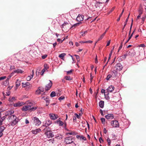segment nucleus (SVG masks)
Wrapping results in <instances>:
<instances>
[{"mask_svg":"<svg viewBox=\"0 0 146 146\" xmlns=\"http://www.w3.org/2000/svg\"><path fill=\"white\" fill-rule=\"evenodd\" d=\"M26 104L27 105L23 106L21 109L22 111H27L31 110L32 111H34L36 109H38V110L39 109L41 110V112H42L41 111L43 109L42 108H38V107H32V106L33 105V104L32 102L30 101H27ZM40 113V112H39Z\"/></svg>","mask_w":146,"mask_h":146,"instance_id":"obj_1","label":"nucleus"},{"mask_svg":"<svg viewBox=\"0 0 146 146\" xmlns=\"http://www.w3.org/2000/svg\"><path fill=\"white\" fill-rule=\"evenodd\" d=\"M10 123L9 125L14 126L19 121V119L14 115H11L8 117Z\"/></svg>","mask_w":146,"mask_h":146,"instance_id":"obj_2","label":"nucleus"},{"mask_svg":"<svg viewBox=\"0 0 146 146\" xmlns=\"http://www.w3.org/2000/svg\"><path fill=\"white\" fill-rule=\"evenodd\" d=\"M48 129H49V127L45 128L44 129V130L47 131L45 133V135L48 138L53 137L54 136L53 133L51 131L48 130Z\"/></svg>","mask_w":146,"mask_h":146,"instance_id":"obj_3","label":"nucleus"},{"mask_svg":"<svg viewBox=\"0 0 146 146\" xmlns=\"http://www.w3.org/2000/svg\"><path fill=\"white\" fill-rule=\"evenodd\" d=\"M95 5L98 10H102L104 6V3H103L96 2L95 3Z\"/></svg>","mask_w":146,"mask_h":146,"instance_id":"obj_4","label":"nucleus"},{"mask_svg":"<svg viewBox=\"0 0 146 146\" xmlns=\"http://www.w3.org/2000/svg\"><path fill=\"white\" fill-rule=\"evenodd\" d=\"M111 126L114 127H119V124L117 120L112 121L111 123Z\"/></svg>","mask_w":146,"mask_h":146,"instance_id":"obj_5","label":"nucleus"},{"mask_svg":"<svg viewBox=\"0 0 146 146\" xmlns=\"http://www.w3.org/2000/svg\"><path fill=\"white\" fill-rule=\"evenodd\" d=\"M115 68L117 71H119L122 70L123 67L120 63H118L115 65Z\"/></svg>","mask_w":146,"mask_h":146,"instance_id":"obj_6","label":"nucleus"},{"mask_svg":"<svg viewBox=\"0 0 146 146\" xmlns=\"http://www.w3.org/2000/svg\"><path fill=\"white\" fill-rule=\"evenodd\" d=\"M36 126H39L41 124V121L38 118L36 117H34L33 119Z\"/></svg>","mask_w":146,"mask_h":146,"instance_id":"obj_7","label":"nucleus"},{"mask_svg":"<svg viewBox=\"0 0 146 146\" xmlns=\"http://www.w3.org/2000/svg\"><path fill=\"white\" fill-rule=\"evenodd\" d=\"M65 142L67 144L71 143L73 142V138L71 137H67L65 138Z\"/></svg>","mask_w":146,"mask_h":146,"instance_id":"obj_8","label":"nucleus"},{"mask_svg":"<svg viewBox=\"0 0 146 146\" xmlns=\"http://www.w3.org/2000/svg\"><path fill=\"white\" fill-rule=\"evenodd\" d=\"M84 17V16L83 15L79 14L76 18V20L77 21L80 22L81 21L83 20Z\"/></svg>","mask_w":146,"mask_h":146,"instance_id":"obj_9","label":"nucleus"},{"mask_svg":"<svg viewBox=\"0 0 146 146\" xmlns=\"http://www.w3.org/2000/svg\"><path fill=\"white\" fill-rule=\"evenodd\" d=\"M25 103L22 102H19L16 103L14 104L13 105L14 107H19L24 105Z\"/></svg>","mask_w":146,"mask_h":146,"instance_id":"obj_10","label":"nucleus"},{"mask_svg":"<svg viewBox=\"0 0 146 146\" xmlns=\"http://www.w3.org/2000/svg\"><path fill=\"white\" fill-rule=\"evenodd\" d=\"M52 123V122L49 119H47L46 120L45 123V124L43 125V126L42 127H47L49 125H50Z\"/></svg>","mask_w":146,"mask_h":146,"instance_id":"obj_11","label":"nucleus"},{"mask_svg":"<svg viewBox=\"0 0 146 146\" xmlns=\"http://www.w3.org/2000/svg\"><path fill=\"white\" fill-rule=\"evenodd\" d=\"M49 116L50 118L52 120H55L58 117V116L57 115L52 113H50L49 114Z\"/></svg>","mask_w":146,"mask_h":146,"instance_id":"obj_12","label":"nucleus"},{"mask_svg":"<svg viewBox=\"0 0 146 146\" xmlns=\"http://www.w3.org/2000/svg\"><path fill=\"white\" fill-rule=\"evenodd\" d=\"M49 83L46 86L45 88V90L46 91L49 90L52 85V81L50 80H49Z\"/></svg>","mask_w":146,"mask_h":146,"instance_id":"obj_13","label":"nucleus"},{"mask_svg":"<svg viewBox=\"0 0 146 146\" xmlns=\"http://www.w3.org/2000/svg\"><path fill=\"white\" fill-rule=\"evenodd\" d=\"M14 111L13 110H10L5 113V115L6 116L11 115L14 113Z\"/></svg>","mask_w":146,"mask_h":146,"instance_id":"obj_14","label":"nucleus"},{"mask_svg":"<svg viewBox=\"0 0 146 146\" xmlns=\"http://www.w3.org/2000/svg\"><path fill=\"white\" fill-rule=\"evenodd\" d=\"M23 71L20 69H17L14 70L12 73H13V74L15 73H17V74L21 73L22 74Z\"/></svg>","mask_w":146,"mask_h":146,"instance_id":"obj_15","label":"nucleus"},{"mask_svg":"<svg viewBox=\"0 0 146 146\" xmlns=\"http://www.w3.org/2000/svg\"><path fill=\"white\" fill-rule=\"evenodd\" d=\"M114 87L112 85L109 86L107 89V91L108 92H111L114 90Z\"/></svg>","mask_w":146,"mask_h":146,"instance_id":"obj_16","label":"nucleus"},{"mask_svg":"<svg viewBox=\"0 0 146 146\" xmlns=\"http://www.w3.org/2000/svg\"><path fill=\"white\" fill-rule=\"evenodd\" d=\"M105 117L108 119H111L114 118V116L113 114H110L106 115Z\"/></svg>","mask_w":146,"mask_h":146,"instance_id":"obj_17","label":"nucleus"},{"mask_svg":"<svg viewBox=\"0 0 146 146\" xmlns=\"http://www.w3.org/2000/svg\"><path fill=\"white\" fill-rule=\"evenodd\" d=\"M41 129H36L35 130H33L31 131V132L33 133V134H36L38 133L40 131Z\"/></svg>","mask_w":146,"mask_h":146,"instance_id":"obj_18","label":"nucleus"},{"mask_svg":"<svg viewBox=\"0 0 146 146\" xmlns=\"http://www.w3.org/2000/svg\"><path fill=\"white\" fill-rule=\"evenodd\" d=\"M76 137L78 139H79L80 140H86V138L82 135L80 136L79 135H77L76 136Z\"/></svg>","mask_w":146,"mask_h":146,"instance_id":"obj_19","label":"nucleus"},{"mask_svg":"<svg viewBox=\"0 0 146 146\" xmlns=\"http://www.w3.org/2000/svg\"><path fill=\"white\" fill-rule=\"evenodd\" d=\"M104 102L102 100L100 101L99 103V105L100 107L101 108H103L104 107Z\"/></svg>","mask_w":146,"mask_h":146,"instance_id":"obj_20","label":"nucleus"},{"mask_svg":"<svg viewBox=\"0 0 146 146\" xmlns=\"http://www.w3.org/2000/svg\"><path fill=\"white\" fill-rule=\"evenodd\" d=\"M48 68L47 66L46 65H44V68L41 71V75H42L44 72L46 70H47L48 69Z\"/></svg>","mask_w":146,"mask_h":146,"instance_id":"obj_21","label":"nucleus"},{"mask_svg":"<svg viewBox=\"0 0 146 146\" xmlns=\"http://www.w3.org/2000/svg\"><path fill=\"white\" fill-rule=\"evenodd\" d=\"M93 42V41L91 40H88V41H81L80 42V43H92Z\"/></svg>","mask_w":146,"mask_h":146,"instance_id":"obj_22","label":"nucleus"},{"mask_svg":"<svg viewBox=\"0 0 146 146\" xmlns=\"http://www.w3.org/2000/svg\"><path fill=\"white\" fill-rule=\"evenodd\" d=\"M56 123L60 126H62L64 124V123L60 120H56Z\"/></svg>","mask_w":146,"mask_h":146,"instance_id":"obj_23","label":"nucleus"},{"mask_svg":"<svg viewBox=\"0 0 146 146\" xmlns=\"http://www.w3.org/2000/svg\"><path fill=\"white\" fill-rule=\"evenodd\" d=\"M112 72V76L113 77H114L117 76V72L116 70H113Z\"/></svg>","mask_w":146,"mask_h":146,"instance_id":"obj_24","label":"nucleus"},{"mask_svg":"<svg viewBox=\"0 0 146 146\" xmlns=\"http://www.w3.org/2000/svg\"><path fill=\"white\" fill-rule=\"evenodd\" d=\"M23 87L24 88L26 87V86H29L30 84L29 82H23Z\"/></svg>","mask_w":146,"mask_h":146,"instance_id":"obj_25","label":"nucleus"},{"mask_svg":"<svg viewBox=\"0 0 146 146\" xmlns=\"http://www.w3.org/2000/svg\"><path fill=\"white\" fill-rule=\"evenodd\" d=\"M33 74H31L29 76H28L27 77L26 79L27 81H29L33 78Z\"/></svg>","mask_w":146,"mask_h":146,"instance_id":"obj_26","label":"nucleus"},{"mask_svg":"<svg viewBox=\"0 0 146 146\" xmlns=\"http://www.w3.org/2000/svg\"><path fill=\"white\" fill-rule=\"evenodd\" d=\"M16 100V98L14 97H10L9 99V101L10 102H12L14 100Z\"/></svg>","mask_w":146,"mask_h":146,"instance_id":"obj_27","label":"nucleus"},{"mask_svg":"<svg viewBox=\"0 0 146 146\" xmlns=\"http://www.w3.org/2000/svg\"><path fill=\"white\" fill-rule=\"evenodd\" d=\"M129 15H130V14H129L128 17H127V19H126L125 21V24H124V25L123 27V29H124V28H125V26H126V25H127V23L128 20Z\"/></svg>","mask_w":146,"mask_h":146,"instance_id":"obj_28","label":"nucleus"},{"mask_svg":"<svg viewBox=\"0 0 146 146\" xmlns=\"http://www.w3.org/2000/svg\"><path fill=\"white\" fill-rule=\"evenodd\" d=\"M5 127L3 126H1L0 127V133H3L4 130L5 129Z\"/></svg>","mask_w":146,"mask_h":146,"instance_id":"obj_29","label":"nucleus"},{"mask_svg":"<svg viewBox=\"0 0 146 146\" xmlns=\"http://www.w3.org/2000/svg\"><path fill=\"white\" fill-rule=\"evenodd\" d=\"M105 35V33H103L98 38V41H99L101 40H102L104 37V36Z\"/></svg>","mask_w":146,"mask_h":146,"instance_id":"obj_30","label":"nucleus"},{"mask_svg":"<svg viewBox=\"0 0 146 146\" xmlns=\"http://www.w3.org/2000/svg\"><path fill=\"white\" fill-rule=\"evenodd\" d=\"M66 55V54L64 53H62L60 54L59 56V57L60 58H62L61 59H63V57H64Z\"/></svg>","mask_w":146,"mask_h":146,"instance_id":"obj_31","label":"nucleus"},{"mask_svg":"<svg viewBox=\"0 0 146 146\" xmlns=\"http://www.w3.org/2000/svg\"><path fill=\"white\" fill-rule=\"evenodd\" d=\"M56 96V93L55 92H52L50 94V96L51 97H53Z\"/></svg>","mask_w":146,"mask_h":146,"instance_id":"obj_32","label":"nucleus"},{"mask_svg":"<svg viewBox=\"0 0 146 146\" xmlns=\"http://www.w3.org/2000/svg\"><path fill=\"white\" fill-rule=\"evenodd\" d=\"M9 84V81L7 80H6L5 82L3 83V84L5 86L8 85Z\"/></svg>","mask_w":146,"mask_h":146,"instance_id":"obj_33","label":"nucleus"},{"mask_svg":"<svg viewBox=\"0 0 146 146\" xmlns=\"http://www.w3.org/2000/svg\"><path fill=\"white\" fill-rule=\"evenodd\" d=\"M112 137V139L113 140H115L116 139L117 136L115 134H112L111 135Z\"/></svg>","mask_w":146,"mask_h":146,"instance_id":"obj_34","label":"nucleus"},{"mask_svg":"<svg viewBox=\"0 0 146 146\" xmlns=\"http://www.w3.org/2000/svg\"><path fill=\"white\" fill-rule=\"evenodd\" d=\"M13 75V73L12 72L8 76L6 80L9 81V79Z\"/></svg>","mask_w":146,"mask_h":146,"instance_id":"obj_35","label":"nucleus"},{"mask_svg":"<svg viewBox=\"0 0 146 146\" xmlns=\"http://www.w3.org/2000/svg\"><path fill=\"white\" fill-rule=\"evenodd\" d=\"M135 31H134L132 33V34H131V36L129 37L128 39H127V40L126 41V42H125V44H126L129 41V40L131 38L132 36V35L133 33Z\"/></svg>","mask_w":146,"mask_h":146,"instance_id":"obj_36","label":"nucleus"},{"mask_svg":"<svg viewBox=\"0 0 146 146\" xmlns=\"http://www.w3.org/2000/svg\"><path fill=\"white\" fill-rule=\"evenodd\" d=\"M82 23L81 22H80L79 23H77L76 24H75L73 25L72 27H76L78 26L80 24Z\"/></svg>","mask_w":146,"mask_h":146,"instance_id":"obj_37","label":"nucleus"},{"mask_svg":"<svg viewBox=\"0 0 146 146\" xmlns=\"http://www.w3.org/2000/svg\"><path fill=\"white\" fill-rule=\"evenodd\" d=\"M112 75L110 74H108L107 76V77L106 78V79L107 80H110V79L112 77Z\"/></svg>","mask_w":146,"mask_h":146,"instance_id":"obj_38","label":"nucleus"},{"mask_svg":"<svg viewBox=\"0 0 146 146\" xmlns=\"http://www.w3.org/2000/svg\"><path fill=\"white\" fill-rule=\"evenodd\" d=\"M123 12H124V10L123 9V10L122 11V13H121V14H120V15L119 16V18L117 20V21H119L120 20V17L122 16Z\"/></svg>","mask_w":146,"mask_h":146,"instance_id":"obj_39","label":"nucleus"},{"mask_svg":"<svg viewBox=\"0 0 146 146\" xmlns=\"http://www.w3.org/2000/svg\"><path fill=\"white\" fill-rule=\"evenodd\" d=\"M56 138L57 139H60L62 138V136L61 135H58L56 137Z\"/></svg>","mask_w":146,"mask_h":146,"instance_id":"obj_40","label":"nucleus"},{"mask_svg":"<svg viewBox=\"0 0 146 146\" xmlns=\"http://www.w3.org/2000/svg\"><path fill=\"white\" fill-rule=\"evenodd\" d=\"M101 121L102 123L103 124H104L105 121V119L104 118H101Z\"/></svg>","mask_w":146,"mask_h":146,"instance_id":"obj_41","label":"nucleus"},{"mask_svg":"<svg viewBox=\"0 0 146 146\" xmlns=\"http://www.w3.org/2000/svg\"><path fill=\"white\" fill-rule=\"evenodd\" d=\"M20 85V81H19L18 80H17L16 82V86L17 87H18Z\"/></svg>","mask_w":146,"mask_h":146,"instance_id":"obj_42","label":"nucleus"},{"mask_svg":"<svg viewBox=\"0 0 146 146\" xmlns=\"http://www.w3.org/2000/svg\"><path fill=\"white\" fill-rule=\"evenodd\" d=\"M6 116H3L1 118L0 121H2V122L3 123V121L6 118Z\"/></svg>","mask_w":146,"mask_h":146,"instance_id":"obj_43","label":"nucleus"},{"mask_svg":"<svg viewBox=\"0 0 146 146\" xmlns=\"http://www.w3.org/2000/svg\"><path fill=\"white\" fill-rule=\"evenodd\" d=\"M41 92L38 89L36 90V93L37 94H41Z\"/></svg>","mask_w":146,"mask_h":146,"instance_id":"obj_44","label":"nucleus"},{"mask_svg":"<svg viewBox=\"0 0 146 146\" xmlns=\"http://www.w3.org/2000/svg\"><path fill=\"white\" fill-rule=\"evenodd\" d=\"M38 89L39 90H40L41 92H43L44 91V88H43L42 87H39L38 88Z\"/></svg>","mask_w":146,"mask_h":146,"instance_id":"obj_45","label":"nucleus"},{"mask_svg":"<svg viewBox=\"0 0 146 146\" xmlns=\"http://www.w3.org/2000/svg\"><path fill=\"white\" fill-rule=\"evenodd\" d=\"M107 142H108V144L109 145H110L111 144V142H110V140L109 138L108 137L107 139Z\"/></svg>","mask_w":146,"mask_h":146,"instance_id":"obj_46","label":"nucleus"},{"mask_svg":"<svg viewBox=\"0 0 146 146\" xmlns=\"http://www.w3.org/2000/svg\"><path fill=\"white\" fill-rule=\"evenodd\" d=\"M65 79L66 80H71V77L70 76H66L65 77Z\"/></svg>","mask_w":146,"mask_h":146,"instance_id":"obj_47","label":"nucleus"},{"mask_svg":"<svg viewBox=\"0 0 146 146\" xmlns=\"http://www.w3.org/2000/svg\"><path fill=\"white\" fill-rule=\"evenodd\" d=\"M6 78V76H5L0 77V80L5 79Z\"/></svg>","mask_w":146,"mask_h":146,"instance_id":"obj_48","label":"nucleus"},{"mask_svg":"<svg viewBox=\"0 0 146 146\" xmlns=\"http://www.w3.org/2000/svg\"><path fill=\"white\" fill-rule=\"evenodd\" d=\"M105 98L107 100H108L110 99V97L108 96V95H105Z\"/></svg>","mask_w":146,"mask_h":146,"instance_id":"obj_49","label":"nucleus"},{"mask_svg":"<svg viewBox=\"0 0 146 146\" xmlns=\"http://www.w3.org/2000/svg\"><path fill=\"white\" fill-rule=\"evenodd\" d=\"M146 18V16L145 15H144L142 17L141 19L142 20L143 22H144L145 20V19Z\"/></svg>","mask_w":146,"mask_h":146,"instance_id":"obj_50","label":"nucleus"},{"mask_svg":"<svg viewBox=\"0 0 146 146\" xmlns=\"http://www.w3.org/2000/svg\"><path fill=\"white\" fill-rule=\"evenodd\" d=\"M68 25V23H64L62 25V28H64V27L67 25Z\"/></svg>","mask_w":146,"mask_h":146,"instance_id":"obj_51","label":"nucleus"},{"mask_svg":"<svg viewBox=\"0 0 146 146\" xmlns=\"http://www.w3.org/2000/svg\"><path fill=\"white\" fill-rule=\"evenodd\" d=\"M44 100L46 102V103H49V99L48 98H44Z\"/></svg>","mask_w":146,"mask_h":146,"instance_id":"obj_52","label":"nucleus"},{"mask_svg":"<svg viewBox=\"0 0 146 146\" xmlns=\"http://www.w3.org/2000/svg\"><path fill=\"white\" fill-rule=\"evenodd\" d=\"M112 50H111V52H110V54H109V58H108V60H109L110 59V58L111 57V55H112Z\"/></svg>","mask_w":146,"mask_h":146,"instance_id":"obj_53","label":"nucleus"},{"mask_svg":"<svg viewBox=\"0 0 146 146\" xmlns=\"http://www.w3.org/2000/svg\"><path fill=\"white\" fill-rule=\"evenodd\" d=\"M100 113L101 115L102 116H104L105 114H104L103 111L102 109L100 110Z\"/></svg>","mask_w":146,"mask_h":146,"instance_id":"obj_54","label":"nucleus"},{"mask_svg":"<svg viewBox=\"0 0 146 146\" xmlns=\"http://www.w3.org/2000/svg\"><path fill=\"white\" fill-rule=\"evenodd\" d=\"M127 55V54H125L124 55L122 56L121 57H122V58L125 59V58H126Z\"/></svg>","mask_w":146,"mask_h":146,"instance_id":"obj_55","label":"nucleus"},{"mask_svg":"<svg viewBox=\"0 0 146 146\" xmlns=\"http://www.w3.org/2000/svg\"><path fill=\"white\" fill-rule=\"evenodd\" d=\"M87 33V31H85L84 32H81V33H82V36H83L84 34L86 33Z\"/></svg>","mask_w":146,"mask_h":146,"instance_id":"obj_56","label":"nucleus"},{"mask_svg":"<svg viewBox=\"0 0 146 146\" xmlns=\"http://www.w3.org/2000/svg\"><path fill=\"white\" fill-rule=\"evenodd\" d=\"M74 115L75 116V117H76L78 119H79L80 118V116L77 113H75L74 114Z\"/></svg>","mask_w":146,"mask_h":146,"instance_id":"obj_57","label":"nucleus"},{"mask_svg":"<svg viewBox=\"0 0 146 146\" xmlns=\"http://www.w3.org/2000/svg\"><path fill=\"white\" fill-rule=\"evenodd\" d=\"M75 134V133H74L69 132L68 133H67V135H74Z\"/></svg>","mask_w":146,"mask_h":146,"instance_id":"obj_58","label":"nucleus"},{"mask_svg":"<svg viewBox=\"0 0 146 146\" xmlns=\"http://www.w3.org/2000/svg\"><path fill=\"white\" fill-rule=\"evenodd\" d=\"M64 96H62L60 97H59L58 98V100H63V99H64Z\"/></svg>","mask_w":146,"mask_h":146,"instance_id":"obj_59","label":"nucleus"},{"mask_svg":"<svg viewBox=\"0 0 146 146\" xmlns=\"http://www.w3.org/2000/svg\"><path fill=\"white\" fill-rule=\"evenodd\" d=\"M99 141L101 143H102L103 142V141L101 137H100V138H99Z\"/></svg>","mask_w":146,"mask_h":146,"instance_id":"obj_60","label":"nucleus"},{"mask_svg":"<svg viewBox=\"0 0 146 146\" xmlns=\"http://www.w3.org/2000/svg\"><path fill=\"white\" fill-rule=\"evenodd\" d=\"M115 7H113L111 10L109 12V14H110V13H111L113 10L114 9H115Z\"/></svg>","mask_w":146,"mask_h":146,"instance_id":"obj_61","label":"nucleus"},{"mask_svg":"<svg viewBox=\"0 0 146 146\" xmlns=\"http://www.w3.org/2000/svg\"><path fill=\"white\" fill-rule=\"evenodd\" d=\"M47 56V55L46 54H45L44 55L42 56V57L43 59H44Z\"/></svg>","mask_w":146,"mask_h":146,"instance_id":"obj_62","label":"nucleus"},{"mask_svg":"<svg viewBox=\"0 0 146 146\" xmlns=\"http://www.w3.org/2000/svg\"><path fill=\"white\" fill-rule=\"evenodd\" d=\"M64 128L65 129H66V122H64Z\"/></svg>","mask_w":146,"mask_h":146,"instance_id":"obj_63","label":"nucleus"},{"mask_svg":"<svg viewBox=\"0 0 146 146\" xmlns=\"http://www.w3.org/2000/svg\"><path fill=\"white\" fill-rule=\"evenodd\" d=\"M110 41L111 40H109V41H108L106 44V46H108L109 45L110 43Z\"/></svg>","mask_w":146,"mask_h":146,"instance_id":"obj_64","label":"nucleus"}]
</instances>
